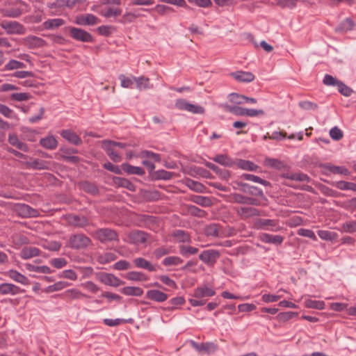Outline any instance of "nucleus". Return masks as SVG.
Returning <instances> with one entry per match:
<instances>
[{
    "label": "nucleus",
    "mask_w": 356,
    "mask_h": 356,
    "mask_svg": "<svg viewBox=\"0 0 356 356\" xmlns=\"http://www.w3.org/2000/svg\"><path fill=\"white\" fill-rule=\"evenodd\" d=\"M67 29L70 37L74 40L82 42H92L94 41L92 35L82 29L69 26Z\"/></svg>",
    "instance_id": "3"
},
{
    "label": "nucleus",
    "mask_w": 356,
    "mask_h": 356,
    "mask_svg": "<svg viewBox=\"0 0 356 356\" xmlns=\"http://www.w3.org/2000/svg\"><path fill=\"white\" fill-rule=\"evenodd\" d=\"M96 238L102 243L118 241L117 232L110 228H100L95 232Z\"/></svg>",
    "instance_id": "5"
},
{
    "label": "nucleus",
    "mask_w": 356,
    "mask_h": 356,
    "mask_svg": "<svg viewBox=\"0 0 356 356\" xmlns=\"http://www.w3.org/2000/svg\"><path fill=\"white\" fill-rule=\"evenodd\" d=\"M126 279L131 281H145L147 280V276L142 272L131 271L126 274Z\"/></svg>",
    "instance_id": "46"
},
{
    "label": "nucleus",
    "mask_w": 356,
    "mask_h": 356,
    "mask_svg": "<svg viewBox=\"0 0 356 356\" xmlns=\"http://www.w3.org/2000/svg\"><path fill=\"white\" fill-rule=\"evenodd\" d=\"M232 201L235 203L241 204H248V205H253V206H259L260 202L259 200L250 197L248 196L243 195L239 193H233L232 195Z\"/></svg>",
    "instance_id": "12"
},
{
    "label": "nucleus",
    "mask_w": 356,
    "mask_h": 356,
    "mask_svg": "<svg viewBox=\"0 0 356 356\" xmlns=\"http://www.w3.org/2000/svg\"><path fill=\"white\" fill-rule=\"evenodd\" d=\"M134 263L137 268L145 269L149 272H155L156 270V268L154 265L143 257L134 259Z\"/></svg>",
    "instance_id": "24"
},
{
    "label": "nucleus",
    "mask_w": 356,
    "mask_h": 356,
    "mask_svg": "<svg viewBox=\"0 0 356 356\" xmlns=\"http://www.w3.org/2000/svg\"><path fill=\"white\" fill-rule=\"evenodd\" d=\"M102 148L113 162L118 163L121 161V156L113 149L112 146L108 144H102Z\"/></svg>",
    "instance_id": "36"
},
{
    "label": "nucleus",
    "mask_w": 356,
    "mask_h": 356,
    "mask_svg": "<svg viewBox=\"0 0 356 356\" xmlns=\"http://www.w3.org/2000/svg\"><path fill=\"white\" fill-rule=\"evenodd\" d=\"M6 275L13 281L21 284L29 285L30 284L29 280L16 270H9L6 273Z\"/></svg>",
    "instance_id": "20"
},
{
    "label": "nucleus",
    "mask_w": 356,
    "mask_h": 356,
    "mask_svg": "<svg viewBox=\"0 0 356 356\" xmlns=\"http://www.w3.org/2000/svg\"><path fill=\"white\" fill-rule=\"evenodd\" d=\"M81 188L86 192H88L90 194L95 195L98 193L97 187L88 181H83L81 183Z\"/></svg>",
    "instance_id": "63"
},
{
    "label": "nucleus",
    "mask_w": 356,
    "mask_h": 356,
    "mask_svg": "<svg viewBox=\"0 0 356 356\" xmlns=\"http://www.w3.org/2000/svg\"><path fill=\"white\" fill-rule=\"evenodd\" d=\"M230 74L239 82L249 83L254 79V75L250 72L237 71Z\"/></svg>",
    "instance_id": "23"
},
{
    "label": "nucleus",
    "mask_w": 356,
    "mask_h": 356,
    "mask_svg": "<svg viewBox=\"0 0 356 356\" xmlns=\"http://www.w3.org/2000/svg\"><path fill=\"white\" fill-rule=\"evenodd\" d=\"M192 201L202 207H210L212 204L211 200L208 197L195 195L192 197Z\"/></svg>",
    "instance_id": "52"
},
{
    "label": "nucleus",
    "mask_w": 356,
    "mask_h": 356,
    "mask_svg": "<svg viewBox=\"0 0 356 356\" xmlns=\"http://www.w3.org/2000/svg\"><path fill=\"white\" fill-rule=\"evenodd\" d=\"M51 164V163L49 161L32 158H30L29 161L24 162L26 168H31L36 170H49Z\"/></svg>",
    "instance_id": "6"
},
{
    "label": "nucleus",
    "mask_w": 356,
    "mask_h": 356,
    "mask_svg": "<svg viewBox=\"0 0 356 356\" xmlns=\"http://www.w3.org/2000/svg\"><path fill=\"white\" fill-rule=\"evenodd\" d=\"M15 211L17 215L22 218L35 217L38 211L25 204H18L15 206Z\"/></svg>",
    "instance_id": "10"
},
{
    "label": "nucleus",
    "mask_w": 356,
    "mask_h": 356,
    "mask_svg": "<svg viewBox=\"0 0 356 356\" xmlns=\"http://www.w3.org/2000/svg\"><path fill=\"white\" fill-rule=\"evenodd\" d=\"M99 22L98 18L92 14H86L76 18V23L79 25H95Z\"/></svg>",
    "instance_id": "21"
},
{
    "label": "nucleus",
    "mask_w": 356,
    "mask_h": 356,
    "mask_svg": "<svg viewBox=\"0 0 356 356\" xmlns=\"http://www.w3.org/2000/svg\"><path fill=\"white\" fill-rule=\"evenodd\" d=\"M242 177L245 180L251 181L256 182V183H259L266 186H270V184L269 181H268L265 179H263L258 176L251 175V174H243L242 175Z\"/></svg>",
    "instance_id": "54"
},
{
    "label": "nucleus",
    "mask_w": 356,
    "mask_h": 356,
    "mask_svg": "<svg viewBox=\"0 0 356 356\" xmlns=\"http://www.w3.org/2000/svg\"><path fill=\"white\" fill-rule=\"evenodd\" d=\"M121 292L125 296L140 297L143 294V290L138 286H125L121 289Z\"/></svg>",
    "instance_id": "38"
},
{
    "label": "nucleus",
    "mask_w": 356,
    "mask_h": 356,
    "mask_svg": "<svg viewBox=\"0 0 356 356\" xmlns=\"http://www.w3.org/2000/svg\"><path fill=\"white\" fill-rule=\"evenodd\" d=\"M172 236L176 238L179 243H191L190 235L185 231L181 229L176 230L173 232Z\"/></svg>",
    "instance_id": "43"
},
{
    "label": "nucleus",
    "mask_w": 356,
    "mask_h": 356,
    "mask_svg": "<svg viewBox=\"0 0 356 356\" xmlns=\"http://www.w3.org/2000/svg\"><path fill=\"white\" fill-rule=\"evenodd\" d=\"M60 136L71 144L75 145L82 144L81 138L74 131L70 129L63 130L60 133Z\"/></svg>",
    "instance_id": "16"
},
{
    "label": "nucleus",
    "mask_w": 356,
    "mask_h": 356,
    "mask_svg": "<svg viewBox=\"0 0 356 356\" xmlns=\"http://www.w3.org/2000/svg\"><path fill=\"white\" fill-rule=\"evenodd\" d=\"M26 268L30 272H36L42 274H50L51 269L47 266H35L31 264H26Z\"/></svg>",
    "instance_id": "33"
},
{
    "label": "nucleus",
    "mask_w": 356,
    "mask_h": 356,
    "mask_svg": "<svg viewBox=\"0 0 356 356\" xmlns=\"http://www.w3.org/2000/svg\"><path fill=\"white\" fill-rule=\"evenodd\" d=\"M63 298L70 300L80 299L81 298H88V296L83 293L76 289H70L64 291L62 294Z\"/></svg>",
    "instance_id": "28"
},
{
    "label": "nucleus",
    "mask_w": 356,
    "mask_h": 356,
    "mask_svg": "<svg viewBox=\"0 0 356 356\" xmlns=\"http://www.w3.org/2000/svg\"><path fill=\"white\" fill-rule=\"evenodd\" d=\"M323 168L333 174L343 175L348 176L350 175V171L344 166H337L332 164H325Z\"/></svg>",
    "instance_id": "29"
},
{
    "label": "nucleus",
    "mask_w": 356,
    "mask_h": 356,
    "mask_svg": "<svg viewBox=\"0 0 356 356\" xmlns=\"http://www.w3.org/2000/svg\"><path fill=\"white\" fill-rule=\"evenodd\" d=\"M185 303V299L183 296H177L175 298H172L169 302L168 304L170 305L168 306L165 309L167 310H174L177 308L178 306L182 305Z\"/></svg>",
    "instance_id": "49"
},
{
    "label": "nucleus",
    "mask_w": 356,
    "mask_h": 356,
    "mask_svg": "<svg viewBox=\"0 0 356 356\" xmlns=\"http://www.w3.org/2000/svg\"><path fill=\"white\" fill-rule=\"evenodd\" d=\"M22 44L29 49H36L42 47L45 44V41L35 35H29L22 40Z\"/></svg>",
    "instance_id": "11"
},
{
    "label": "nucleus",
    "mask_w": 356,
    "mask_h": 356,
    "mask_svg": "<svg viewBox=\"0 0 356 356\" xmlns=\"http://www.w3.org/2000/svg\"><path fill=\"white\" fill-rule=\"evenodd\" d=\"M64 20L60 18L48 19L44 22L43 25L47 29H53L64 24Z\"/></svg>",
    "instance_id": "51"
},
{
    "label": "nucleus",
    "mask_w": 356,
    "mask_h": 356,
    "mask_svg": "<svg viewBox=\"0 0 356 356\" xmlns=\"http://www.w3.org/2000/svg\"><path fill=\"white\" fill-rule=\"evenodd\" d=\"M236 213L242 219H248L254 216H260V211L254 207H241L236 209Z\"/></svg>",
    "instance_id": "14"
},
{
    "label": "nucleus",
    "mask_w": 356,
    "mask_h": 356,
    "mask_svg": "<svg viewBox=\"0 0 356 356\" xmlns=\"http://www.w3.org/2000/svg\"><path fill=\"white\" fill-rule=\"evenodd\" d=\"M175 175L174 172H169L165 170H159L154 171L152 175V179L155 180H170Z\"/></svg>",
    "instance_id": "35"
},
{
    "label": "nucleus",
    "mask_w": 356,
    "mask_h": 356,
    "mask_svg": "<svg viewBox=\"0 0 356 356\" xmlns=\"http://www.w3.org/2000/svg\"><path fill=\"white\" fill-rule=\"evenodd\" d=\"M184 262V260L177 256H170L165 257L162 261V264L164 266H176L181 264Z\"/></svg>",
    "instance_id": "44"
},
{
    "label": "nucleus",
    "mask_w": 356,
    "mask_h": 356,
    "mask_svg": "<svg viewBox=\"0 0 356 356\" xmlns=\"http://www.w3.org/2000/svg\"><path fill=\"white\" fill-rule=\"evenodd\" d=\"M24 292V289L12 283H2L0 284V294L3 296H16Z\"/></svg>",
    "instance_id": "7"
},
{
    "label": "nucleus",
    "mask_w": 356,
    "mask_h": 356,
    "mask_svg": "<svg viewBox=\"0 0 356 356\" xmlns=\"http://www.w3.org/2000/svg\"><path fill=\"white\" fill-rule=\"evenodd\" d=\"M171 252H172L171 248L162 246L155 249L153 252V254L156 259H160L163 256L167 255Z\"/></svg>",
    "instance_id": "58"
},
{
    "label": "nucleus",
    "mask_w": 356,
    "mask_h": 356,
    "mask_svg": "<svg viewBox=\"0 0 356 356\" xmlns=\"http://www.w3.org/2000/svg\"><path fill=\"white\" fill-rule=\"evenodd\" d=\"M305 305L307 308L323 309L325 304L323 301L308 299L305 301Z\"/></svg>",
    "instance_id": "53"
},
{
    "label": "nucleus",
    "mask_w": 356,
    "mask_h": 356,
    "mask_svg": "<svg viewBox=\"0 0 356 356\" xmlns=\"http://www.w3.org/2000/svg\"><path fill=\"white\" fill-rule=\"evenodd\" d=\"M40 253L39 249L35 247H27L22 249L21 252L22 258L24 259H31L38 256Z\"/></svg>",
    "instance_id": "41"
},
{
    "label": "nucleus",
    "mask_w": 356,
    "mask_h": 356,
    "mask_svg": "<svg viewBox=\"0 0 356 356\" xmlns=\"http://www.w3.org/2000/svg\"><path fill=\"white\" fill-rule=\"evenodd\" d=\"M204 233L207 236L218 237L220 233V226L217 223H211L205 227Z\"/></svg>",
    "instance_id": "34"
},
{
    "label": "nucleus",
    "mask_w": 356,
    "mask_h": 356,
    "mask_svg": "<svg viewBox=\"0 0 356 356\" xmlns=\"http://www.w3.org/2000/svg\"><path fill=\"white\" fill-rule=\"evenodd\" d=\"M146 298L157 302H163L168 298V295L158 289H150L146 293Z\"/></svg>",
    "instance_id": "15"
},
{
    "label": "nucleus",
    "mask_w": 356,
    "mask_h": 356,
    "mask_svg": "<svg viewBox=\"0 0 356 356\" xmlns=\"http://www.w3.org/2000/svg\"><path fill=\"white\" fill-rule=\"evenodd\" d=\"M179 253L184 257L194 255L199 252V249L191 245H181L179 246Z\"/></svg>",
    "instance_id": "45"
},
{
    "label": "nucleus",
    "mask_w": 356,
    "mask_h": 356,
    "mask_svg": "<svg viewBox=\"0 0 356 356\" xmlns=\"http://www.w3.org/2000/svg\"><path fill=\"white\" fill-rule=\"evenodd\" d=\"M40 144L45 149H55L58 146V141L52 135L42 138L40 140Z\"/></svg>",
    "instance_id": "25"
},
{
    "label": "nucleus",
    "mask_w": 356,
    "mask_h": 356,
    "mask_svg": "<svg viewBox=\"0 0 356 356\" xmlns=\"http://www.w3.org/2000/svg\"><path fill=\"white\" fill-rule=\"evenodd\" d=\"M184 184L191 190L197 193H202L205 188L202 184L190 178H187L184 180Z\"/></svg>",
    "instance_id": "32"
},
{
    "label": "nucleus",
    "mask_w": 356,
    "mask_h": 356,
    "mask_svg": "<svg viewBox=\"0 0 356 356\" xmlns=\"http://www.w3.org/2000/svg\"><path fill=\"white\" fill-rule=\"evenodd\" d=\"M337 88L339 92L345 97H350L353 92L352 88L346 86L341 81L337 86Z\"/></svg>",
    "instance_id": "64"
},
{
    "label": "nucleus",
    "mask_w": 356,
    "mask_h": 356,
    "mask_svg": "<svg viewBox=\"0 0 356 356\" xmlns=\"http://www.w3.org/2000/svg\"><path fill=\"white\" fill-rule=\"evenodd\" d=\"M50 264L56 268L60 269L67 266V261L65 258H54L49 261Z\"/></svg>",
    "instance_id": "62"
},
{
    "label": "nucleus",
    "mask_w": 356,
    "mask_h": 356,
    "mask_svg": "<svg viewBox=\"0 0 356 356\" xmlns=\"http://www.w3.org/2000/svg\"><path fill=\"white\" fill-rule=\"evenodd\" d=\"M24 67H26V65L24 63L13 59L10 60L5 65V70H13Z\"/></svg>",
    "instance_id": "57"
},
{
    "label": "nucleus",
    "mask_w": 356,
    "mask_h": 356,
    "mask_svg": "<svg viewBox=\"0 0 356 356\" xmlns=\"http://www.w3.org/2000/svg\"><path fill=\"white\" fill-rule=\"evenodd\" d=\"M220 252L216 250H206L199 255V259L206 264H213L220 257Z\"/></svg>",
    "instance_id": "9"
},
{
    "label": "nucleus",
    "mask_w": 356,
    "mask_h": 356,
    "mask_svg": "<svg viewBox=\"0 0 356 356\" xmlns=\"http://www.w3.org/2000/svg\"><path fill=\"white\" fill-rule=\"evenodd\" d=\"M142 16L140 14H136L132 12H128L123 15L120 22L123 24L130 23L134 22L136 18Z\"/></svg>",
    "instance_id": "61"
},
{
    "label": "nucleus",
    "mask_w": 356,
    "mask_h": 356,
    "mask_svg": "<svg viewBox=\"0 0 356 356\" xmlns=\"http://www.w3.org/2000/svg\"><path fill=\"white\" fill-rule=\"evenodd\" d=\"M297 315L298 313L294 312H281L276 316V319L280 322H285Z\"/></svg>",
    "instance_id": "60"
},
{
    "label": "nucleus",
    "mask_w": 356,
    "mask_h": 356,
    "mask_svg": "<svg viewBox=\"0 0 356 356\" xmlns=\"http://www.w3.org/2000/svg\"><path fill=\"white\" fill-rule=\"evenodd\" d=\"M122 168L129 175H143L145 174V171L142 168L133 166L129 163H123L122 165Z\"/></svg>",
    "instance_id": "37"
},
{
    "label": "nucleus",
    "mask_w": 356,
    "mask_h": 356,
    "mask_svg": "<svg viewBox=\"0 0 356 356\" xmlns=\"http://www.w3.org/2000/svg\"><path fill=\"white\" fill-rule=\"evenodd\" d=\"M134 79L136 83L137 88L140 90L152 88L149 83V79L147 77H134Z\"/></svg>",
    "instance_id": "48"
},
{
    "label": "nucleus",
    "mask_w": 356,
    "mask_h": 356,
    "mask_svg": "<svg viewBox=\"0 0 356 356\" xmlns=\"http://www.w3.org/2000/svg\"><path fill=\"white\" fill-rule=\"evenodd\" d=\"M175 107L181 111H186L193 114H204L205 109L200 105L191 104L184 99H179L176 101Z\"/></svg>",
    "instance_id": "4"
},
{
    "label": "nucleus",
    "mask_w": 356,
    "mask_h": 356,
    "mask_svg": "<svg viewBox=\"0 0 356 356\" xmlns=\"http://www.w3.org/2000/svg\"><path fill=\"white\" fill-rule=\"evenodd\" d=\"M334 186H336L338 189L342 191H356V184L353 182H349L346 181H339L334 184Z\"/></svg>",
    "instance_id": "47"
},
{
    "label": "nucleus",
    "mask_w": 356,
    "mask_h": 356,
    "mask_svg": "<svg viewBox=\"0 0 356 356\" xmlns=\"http://www.w3.org/2000/svg\"><path fill=\"white\" fill-rule=\"evenodd\" d=\"M113 181L117 186L125 188L130 191H135V186L127 179L115 177L113 179Z\"/></svg>",
    "instance_id": "27"
},
{
    "label": "nucleus",
    "mask_w": 356,
    "mask_h": 356,
    "mask_svg": "<svg viewBox=\"0 0 356 356\" xmlns=\"http://www.w3.org/2000/svg\"><path fill=\"white\" fill-rule=\"evenodd\" d=\"M237 166L243 170H255L257 166L252 162L240 159L237 161Z\"/></svg>",
    "instance_id": "56"
},
{
    "label": "nucleus",
    "mask_w": 356,
    "mask_h": 356,
    "mask_svg": "<svg viewBox=\"0 0 356 356\" xmlns=\"http://www.w3.org/2000/svg\"><path fill=\"white\" fill-rule=\"evenodd\" d=\"M261 241L265 243H270L280 245L284 241V237L280 235H273L267 233H262L259 236Z\"/></svg>",
    "instance_id": "17"
},
{
    "label": "nucleus",
    "mask_w": 356,
    "mask_h": 356,
    "mask_svg": "<svg viewBox=\"0 0 356 356\" xmlns=\"http://www.w3.org/2000/svg\"><path fill=\"white\" fill-rule=\"evenodd\" d=\"M243 189L242 191L245 193H248L252 195L259 196V197H264L263 191L256 186H250L248 184H243Z\"/></svg>",
    "instance_id": "42"
},
{
    "label": "nucleus",
    "mask_w": 356,
    "mask_h": 356,
    "mask_svg": "<svg viewBox=\"0 0 356 356\" xmlns=\"http://www.w3.org/2000/svg\"><path fill=\"white\" fill-rule=\"evenodd\" d=\"M129 241L133 244L144 243L147 241V234L139 230H136L130 232L128 235Z\"/></svg>",
    "instance_id": "18"
},
{
    "label": "nucleus",
    "mask_w": 356,
    "mask_h": 356,
    "mask_svg": "<svg viewBox=\"0 0 356 356\" xmlns=\"http://www.w3.org/2000/svg\"><path fill=\"white\" fill-rule=\"evenodd\" d=\"M264 163L268 167H270L277 170H281L284 168L285 166L284 162L276 159L267 158L265 159Z\"/></svg>",
    "instance_id": "50"
},
{
    "label": "nucleus",
    "mask_w": 356,
    "mask_h": 356,
    "mask_svg": "<svg viewBox=\"0 0 356 356\" xmlns=\"http://www.w3.org/2000/svg\"><path fill=\"white\" fill-rule=\"evenodd\" d=\"M355 26V22L353 20L348 17L343 20L336 28L335 31L337 32L343 33V32H347L348 31H351L353 29Z\"/></svg>",
    "instance_id": "26"
},
{
    "label": "nucleus",
    "mask_w": 356,
    "mask_h": 356,
    "mask_svg": "<svg viewBox=\"0 0 356 356\" xmlns=\"http://www.w3.org/2000/svg\"><path fill=\"white\" fill-rule=\"evenodd\" d=\"M258 224L261 229L271 232H278L282 229V227L278 225L277 220L259 219Z\"/></svg>",
    "instance_id": "13"
},
{
    "label": "nucleus",
    "mask_w": 356,
    "mask_h": 356,
    "mask_svg": "<svg viewBox=\"0 0 356 356\" xmlns=\"http://www.w3.org/2000/svg\"><path fill=\"white\" fill-rule=\"evenodd\" d=\"M229 100L230 102L236 104V106L243 104H245V95L233 92L229 95Z\"/></svg>",
    "instance_id": "59"
},
{
    "label": "nucleus",
    "mask_w": 356,
    "mask_h": 356,
    "mask_svg": "<svg viewBox=\"0 0 356 356\" xmlns=\"http://www.w3.org/2000/svg\"><path fill=\"white\" fill-rule=\"evenodd\" d=\"M215 294L216 291L213 288L203 285L195 289L193 296L195 298H202L205 297H211Z\"/></svg>",
    "instance_id": "19"
},
{
    "label": "nucleus",
    "mask_w": 356,
    "mask_h": 356,
    "mask_svg": "<svg viewBox=\"0 0 356 356\" xmlns=\"http://www.w3.org/2000/svg\"><path fill=\"white\" fill-rule=\"evenodd\" d=\"M192 346L198 351H214L216 349V346L213 343H202L200 344L197 343L196 342L191 341Z\"/></svg>",
    "instance_id": "31"
},
{
    "label": "nucleus",
    "mask_w": 356,
    "mask_h": 356,
    "mask_svg": "<svg viewBox=\"0 0 356 356\" xmlns=\"http://www.w3.org/2000/svg\"><path fill=\"white\" fill-rule=\"evenodd\" d=\"M66 218L68 224L74 227L84 228L89 225L88 219L84 216L70 214Z\"/></svg>",
    "instance_id": "8"
},
{
    "label": "nucleus",
    "mask_w": 356,
    "mask_h": 356,
    "mask_svg": "<svg viewBox=\"0 0 356 356\" xmlns=\"http://www.w3.org/2000/svg\"><path fill=\"white\" fill-rule=\"evenodd\" d=\"M100 281L106 285L115 287L122 284V282L114 275L105 273L101 275Z\"/></svg>",
    "instance_id": "22"
},
{
    "label": "nucleus",
    "mask_w": 356,
    "mask_h": 356,
    "mask_svg": "<svg viewBox=\"0 0 356 356\" xmlns=\"http://www.w3.org/2000/svg\"><path fill=\"white\" fill-rule=\"evenodd\" d=\"M187 210L191 215L199 218H204L207 214L205 211L200 209L194 205H188Z\"/></svg>",
    "instance_id": "55"
},
{
    "label": "nucleus",
    "mask_w": 356,
    "mask_h": 356,
    "mask_svg": "<svg viewBox=\"0 0 356 356\" xmlns=\"http://www.w3.org/2000/svg\"><path fill=\"white\" fill-rule=\"evenodd\" d=\"M0 26L10 35H23L26 32V28L17 21L4 19L0 22Z\"/></svg>",
    "instance_id": "2"
},
{
    "label": "nucleus",
    "mask_w": 356,
    "mask_h": 356,
    "mask_svg": "<svg viewBox=\"0 0 356 356\" xmlns=\"http://www.w3.org/2000/svg\"><path fill=\"white\" fill-rule=\"evenodd\" d=\"M212 160L225 167H232L234 164V161L226 154H217Z\"/></svg>",
    "instance_id": "30"
},
{
    "label": "nucleus",
    "mask_w": 356,
    "mask_h": 356,
    "mask_svg": "<svg viewBox=\"0 0 356 356\" xmlns=\"http://www.w3.org/2000/svg\"><path fill=\"white\" fill-rule=\"evenodd\" d=\"M223 107V108L236 115V116H245V108H243V107H241V106H231V105H228V104H223L222 106Z\"/></svg>",
    "instance_id": "40"
},
{
    "label": "nucleus",
    "mask_w": 356,
    "mask_h": 356,
    "mask_svg": "<svg viewBox=\"0 0 356 356\" xmlns=\"http://www.w3.org/2000/svg\"><path fill=\"white\" fill-rule=\"evenodd\" d=\"M283 177L291 180L303 182H309L311 180L310 177L307 175L301 172L287 173L284 175Z\"/></svg>",
    "instance_id": "39"
},
{
    "label": "nucleus",
    "mask_w": 356,
    "mask_h": 356,
    "mask_svg": "<svg viewBox=\"0 0 356 356\" xmlns=\"http://www.w3.org/2000/svg\"><path fill=\"white\" fill-rule=\"evenodd\" d=\"M92 244L91 239L83 233L70 236L67 246L73 250H85Z\"/></svg>",
    "instance_id": "1"
}]
</instances>
